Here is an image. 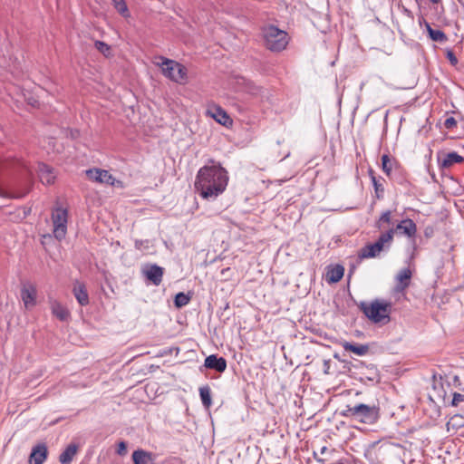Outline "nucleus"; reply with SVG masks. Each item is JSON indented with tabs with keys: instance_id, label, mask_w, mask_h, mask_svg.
I'll use <instances>...</instances> for the list:
<instances>
[{
	"instance_id": "1",
	"label": "nucleus",
	"mask_w": 464,
	"mask_h": 464,
	"mask_svg": "<svg viewBox=\"0 0 464 464\" xmlns=\"http://www.w3.org/2000/svg\"><path fill=\"white\" fill-rule=\"evenodd\" d=\"M211 162L198 169L194 183L196 192L207 200H215L223 194L229 180L227 169L219 163Z\"/></svg>"
},
{
	"instance_id": "2",
	"label": "nucleus",
	"mask_w": 464,
	"mask_h": 464,
	"mask_svg": "<svg viewBox=\"0 0 464 464\" xmlns=\"http://www.w3.org/2000/svg\"><path fill=\"white\" fill-rule=\"evenodd\" d=\"M359 309L373 324L385 325L391 321L392 303L383 299H375L370 303L361 302Z\"/></svg>"
},
{
	"instance_id": "3",
	"label": "nucleus",
	"mask_w": 464,
	"mask_h": 464,
	"mask_svg": "<svg viewBox=\"0 0 464 464\" xmlns=\"http://www.w3.org/2000/svg\"><path fill=\"white\" fill-rule=\"evenodd\" d=\"M263 37L266 47L272 52H280L288 44L287 33L274 25L263 29Z\"/></svg>"
},
{
	"instance_id": "4",
	"label": "nucleus",
	"mask_w": 464,
	"mask_h": 464,
	"mask_svg": "<svg viewBox=\"0 0 464 464\" xmlns=\"http://www.w3.org/2000/svg\"><path fill=\"white\" fill-rule=\"evenodd\" d=\"M160 60L162 62L160 63H158V65L161 68L165 77L179 84L187 82V69L184 65L174 60L164 57H160Z\"/></svg>"
},
{
	"instance_id": "5",
	"label": "nucleus",
	"mask_w": 464,
	"mask_h": 464,
	"mask_svg": "<svg viewBox=\"0 0 464 464\" xmlns=\"http://www.w3.org/2000/svg\"><path fill=\"white\" fill-rule=\"evenodd\" d=\"M344 416L353 418L362 423L372 424L379 418L378 409L374 406H369L360 403L354 406H348L343 412Z\"/></svg>"
},
{
	"instance_id": "6",
	"label": "nucleus",
	"mask_w": 464,
	"mask_h": 464,
	"mask_svg": "<svg viewBox=\"0 0 464 464\" xmlns=\"http://www.w3.org/2000/svg\"><path fill=\"white\" fill-rule=\"evenodd\" d=\"M53 223V235L58 240L62 241L67 234L68 211L67 209L57 207L53 209L51 215Z\"/></svg>"
},
{
	"instance_id": "7",
	"label": "nucleus",
	"mask_w": 464,
	"mask_h": 464,
	"mask_svg": "<svg viewBox=\"0 0 464 464\" xmlns=\"http://www.w3.org/2000/svg\"><path fill=\"white\" fill-rule=\"evenodd\" d=\"M11 166L24 169L28 173V179L31 180L32 173L29 170L28 167L24 161H21L20 160L14 159V160H0V170L4 169H7ZM28 193V190L22 194H15L14 192H6L4 189L0 188V197L3 198H22Z\"/></svg>"
},
{
	"instance_id": "8",
	"label": "nucleus",
	"mask_w": 464,
	"mask_h": 464,
	"mask_svg": "<svg viewBox=\"0 0 464 464\" xmlns=\"http://www.w3.org/2000/svg\"><path fill=\"white\" fill-rule=\"evenodd\" d=\"M86 176L89 179L102 183L114 185L115 179L108 170L101 169H90L85 171Z\"/></svg>"
},
{
	"instance_id": "9",
	"label": "nucleus",
	"mask_w": 464,
	"mask_h": 464,
	"mask_svg": "<svg viewBox=\"0 0 464 464\" xmlns=\"http://www.w3.org/2000/svg\"><path fill=\"white\" fill-rule=\"evenodd\" d=\"M142 273L149 281L158 286L162 282L164 268L156 264L147 265L142 269Z\"/></svg>"
},
{
	"instance_id": "10",
	"label": "nucleus",
	"mask_w": 464,
	"mask_h": 464,
	"mask_svg": "<svg viewBox=\"0 0 464 464\" xmlns=\"http://www.w3.org/2000/svg\"><path fill=\"white\" fill-rule=\"evenodd\" d=\"M464 158L456 151L449 153H438V163L440 169H450L454 164L461 163Z\"/></svg>"
},
{
	"instance_id": "11",
	"label": "nucleus",
	"mask_w": 464,
	"mask_h": 464,
	"mask_svg": "<svg viewBox=\"0 0 464 464\" xmlns=\"http://www.w3.org/2000/svg\"><path fill=\"white\" fill-rule=\"evenodd\" d=\"M207 115L213 118L217 122L223 126H228L232 124L231 118L220 106H209L207 110Z\"/></svg>"
},
{
	"instance_id": "12",
	"label": "nucleus",
	"mask_w": 464,
	"mask_h": 464,
	"mask_svg": "<svg viewBox=\"0 0 464 464\" xmlns=\"http://www.w3.org/2000/svg\"><path fill=\"white\" fill-rule=\"evenodd\" d=\"M48 450L44 443H39L32 449L29 464H43L47 459Z\"/></svg>"
},
{
	"instance_id": "13",
	"label": "nucleus",
	"mask_w": 464,
	"mask_h": 464,
	"mask_svg": "<svg viewBox=\"0 0 464 464\" xmlns=\"http://www.w3.org/2000/svg\"><path fill=\"white\" fill-rule=\"evenodd\" d=\"M37 173L40 181L43 184L50 185L54 182L56 178L53 169L44 163H39L37 167Z\"/></svg>"
},
{
	"instance_id": "14",
	"label": "nucleus",
	"mask_w": 464,
	"mask_h": 464,
	"mask_svg": "<svg viewBox=\"0 0 464 464\" xmlns=\"http://www.w3.org/2000/svg\"><path fill=\"white\" fill-rule=\"evenodd\" d=\"M396 231H399L401 234L407 236L408 237H414L417 232V226L411 218H406L401 220L395 228Z\"/></svg>"
},
{
	"instance_id": "15",
	"label": "nucleus",
	"mask_w": 464,
	"mask_h": 464,
	"mask_svg": "<svg viewBox=\"0 0 464 464\" xmlns=\"http://www.w3.org/2000/svg\"><path fill=\"white\" fill-rule=\"evenodd\" d=\"M72 293L77 302L82 305L85 306L89 304V295L86 286L83 283L76 281L73 284Z\"/></svg>"
},
{
	"instance_id": "16",
	"label": "nucleus",
	"mask_w": 464,
	"mask_h": 464,
	"mask_svg": "<svg viewBox=\"0 0 464 464\" xmlns=\"http://www.w3.org/2000/svg\"><path fill=\"white\" fill-rule=\"evenodd\" d=\"M204 366L223 372L227 369V361L223 357L211 354L205 359Z\"/></svg>"
},
{
	"instance_id": "17",
	"label": "nucleus",
	"mask_w": 464,
	"mask_h": 464,
	"mask_svg": "<svg viewBox=\"0 0 464 464\" xmlns=\"http://www.w3.org/2000/svg\"><path fill=\"white\" fill-rule=\"evenodd\" d=\"M131 457L133 464H155V455L141 449L134 450Z\"/></svg>"
},
{
	"instance_id": "18",
	"label": "nucleus",
	"mask_w": 464,
	"mask_h": 464,
	"mask_svg": "<svg viewBox=\"0 0 464 464\" xmlns=\"http://www.w3.org/2000/svg\"><path fill=\"white\" fill-rule=\"evenodd\" d=\"M21 298L26 308L35 305L36 288L32 285L23 287L21 290Z\"/></svg>"
},
{
	"instance_id": "19",
	"label": "nucleus",
	"mask_w": 464,
	"mask_h": 464,
	"mask_svg": "<svg viewBox=\"0 0 464 464\" xmlns=\"http://www.w3.org/2000/svg\"><path fill=\"white\" fill-rule=\"evenodd\" d=\"M51 310L53 314L61 321H66L70 316L69 310L56 300L51 301Z\"/></svg>"
},
{
	"instance_id": "20",
	"label": "nucleus",
	"mask_w": 464,
	"mask_h": 464,
	"mask_svg": "<svg viewBox=\"0 0 464 464\" xmlns=\"http://www.w3.org/2000/svg\"><path fill=\"white\" fill-rule=\"evenodd\" d=\"M411 278V271L409 268H404L399 272L396 276L397 285L396 289L398 291L405 290L409 285Z\"/></svg>"
},
{
	"instance_id": "21",
	"label": "nucleus",
	"mask_w": 464,
	"mask_h": 464,
	"mask_svg": "<svg viewBox=\"0 0 464 464\" xmlns=\"http://www.w3.org/2000/svg\"><path fill=\"white\" fill-rule=\"evenodd\" d=\"M381 252V249L379 248V245L373 244H368L364 246L358 253L359 259H365V258H373L376 257Z\"/></svg>"
},
{
	"instance_id": "22",
	"label": "nucleus",
	"mask_w": 464,
	"mask_h": 464,
	"mask_svg": "<svg viewBox=\"0 0 464 464\" xmlns=\"http://www.w3.org/2000/svg\"><path fill=\"white\" fill-rule=\"evenodd\" d=\"M394 233L395 230L393 228H391L380 235L375 244L379 245V248L381 249V251L388 249L391 246L392 242L393 240Z\"/></svg>"
},
{
	"instance_id": "23",
	"label": "nucleus",
	"mask_w": 464,
	"mask_h": 464,
	"mask_svg": "<svg viewBox=\"0 0 464 464\" xmlns=\"http://www.w3.org/2000/svg\"><path fill=\"white\" fill-rule=\"evenodd\" d=\"M344 274V268L341 265H336L334 266L328 267L326 280L329 283H337L339 282Z\"/></svg>"
},
{
	"instance_id": "24",
	"label": "nucleus",
	"mask_w": 464,
	"mask_h": 464,
	"mask_svg": "<svg viewBox=\"0 0 464 464\" xmlns=\"http://www.w3.org/2000/svg\"><path fill=\"white\" fill-rule=\"evenodd\" d=\"M78 451V446L76 444H70L66 447V449L60 454L59 461L61 464H70L74 456Z\"/></svg>"
},
{
	"instance_id": "25",
	"label": "nucleus",
	"mask_w": 464,
	"mask_h": 464,
	"mask_svg": "<svg viewBox=\"0 0 464 464\" xmlns=\"http://www.w3.org/2000/svg\"><path fill=\"white\" fill-rule=\"evenodd\" d=\"M369 176L374 188L376 198L379 199L382 198L384 194V179L382 177L377 178L372 169L369 170Z\"/></svg>"
},
{
	"instance_id": "26",
	"label": "nucleus",
	"mask_w": 464,
	"mask_h": 464,
	"mask_svg": "<svg viewBox=\"0 0 464 464\" xmlns=\"http://www.w3.org/2000/svg\"><path fill=\"white\" fill-rule=\"evenodd\" d=\"M342 346L345 351L352 352L359 356L365 355L369 351V346L367 344H358L343 342Z\"/></svg>"
},
{
	"instance_id": "27",
	"label": "nucleus",
	"mask_w": 464,
	"mask_h": 464,
	"mask_svg": "<svg viewBox=\"0 0 464 464\" xmlns=\"http://www.w3.org/2000/svg\"><path fill=\"white\" fill-rule=\"evenodd\" d=\"M396 165L397 161L394 159H392L388 154H383L382 156V169L387 177H392V171Z\"/></svg>"
},
{
	"instance_id": "28",
	"label": "nucleus",
	"mask_w": 464,
	"mask_h": 464,
	"mask_svg": "<svg viewBox=\"0 0 464 464\" xmlns=\"http://www.w3.org/2000/svg\"><path fill=\"white\" fill-rule=\"evenodd\" d=\"M426 28L431 40L439 43H443L447 40L446 34L441 30L432 29L428 23H426Z\"/></svg>"
},
{
	"instance_id": "29",
	"label": "nucleus",
	"mask_w": 464,
	"mask_h": 464,
	"mask_svg": "<svg viewBox=\"0 0 464 464\" xmlns=\"http://www.w3.org/2000/svg\"><path fill=\"white\" fill-rule=\"evenodd\" d=\"M199 395H200L202 404L206 408H209L212 404L210 388L208 386L200 387L199 388Z\"/></svg>"
},
{
	"instance_id": "30",
	"label": "nucleus",
	"mask_w": 464,
	"mask_h": 464,
	"mask_svg": "<svg viewBox=\"0 0 464 464\" xmlns=\"http://www.w3.org/2000/svg\"><path fill=\"white\" fill-rule=\"evenodd\" d=\"M114 8L123 16L129 17L130 12L125 0H111Z\"/></svg>"
},
{
	"instance_id": "31",
	"label": "nucleus",
	"mask_w": 464,
	"mask_h": 464,
	"mask_svg": "<svg viewBox=\"0 0 464 464\" xmlns=\"http://www.w3.org/2000/svg\"><path fill=\"white\" fill-rule=\"evenodd\" d=\"M190 301V296L183 292L178 293L175 295L174 304L177 308H181L187 305Z\"/></svg>"
},
{
	"instance_id": "32",
	"label": "nucleus",
	"mask_w": 464,
	"mask_h": 464,
	"mask_svg": "<svg viewBox=\"0 0 464 464\" xmlns=\"http://www.w3.org/2000/svg\"><path fill=\"white\" fill-rule=\"evenodd\" d=\"M245 91L253 96H258L263 92L261 87L256 85L251 81L245 82Z\"/></svg>"
},
{
	"instance_id": "33",
	"label": "nucleus",
	"mask_w": 464,
	"mask_h": 464,
	"mask_svg": "<svg viewBox=\"0 0 464 464\" xmlns=\"http://www.w3.org/2000/svg\"><path fill=\"white\" fill-rule=\"evenodd\" d=\"M95 48L102 53L104 56L108 57L111 55V46L102 41H95Z\"/></svg>"
},
{
	"instance_id": "34",
	"label": "nucleus",
	"mask_w": 464,
	"mask_h": 464,
	"mask_svg": "<svg viewBox=\"0 0 464 464\" xmlns=\"http://www.w3.org/2000/svg\"><path fill=\"white\" fill-rule=\"evenodd\" d=\"M392 223V212L390 210L384 211L380 219L377 222V227L382 228L383 224H391Z\"/></svg>"
},
{
	"instance_id": "35",
	"label": "nucleus",
	"mask_w": 464,
	"mask_h": 464,
	"mask_svg": "<svg viewBox=\"0 0 464 464\" xmlns=\"http://www.w3.org/2000/svg\"><path fill=\"white\" fill-rule=\"evenodd\" d=\"M150 247V241L148 239L145 240H135V248L141 252L148 251Z\"/></svg>"
},
{
	"instance_id": "36",
	"label": "nucleus",
	"mask_w": 464,
	"mask_h": 464,
	"mask_svg": "<svg viewBox=\"0 0 464 464\" xmlns=\"http://www.w3.org/2000/svg\"><path fill=\"white\" fill-rule=\"evenodd\" d=\"M453 384L464 391V372L461 375H455L453 377Z\"/></svg>"
},
{
	"instance_id": "37",
	"label": "nucleus",
	"mask_w": 464,
	"mask_h": 464,
	"mask_svg": "<svg viewBox=\"0 0 464 464\" xmlns=\"http://www.w3.org/2000/svg\"><path fill=\"white\" fill-rule=\"evenodd\" d=\"M463 401H464V395L463 394H460V393H458V392L453 393V398H452V401H451V405L452 406H459L460 404V402H463Z\"/></svg>"
},
{
	"instance_id": "38",
	"label": "nucleus",
	"mask_w": 464,
	"mask_h": 464,
	"mask_svg": "<svg viewBox=\"0 0 464 464\" xmlns=\"http://www.w3.org/2000/svg\"><path fill=\"white\" fill-rule=\"evenodd\" d=\"M457 125V121L453 117H449L444 121V127L446 129H452Z\"/></svg>"
},
{
	"instance_id": "39",
	"label": "nucleus",
	"mask_w": 464,
	"mask_h": 464,
	"mask_svg": "<svg viewBox=\"0 0 464 464\" xmlns=\"http://www.w3.org/2000/svg\"><path fill=\"white\" fill-rule=\"evenodd\" d=\"M117 453L121 456H123L127 453V444L124 441H121L118 444Z\"/></svg>"
},
{
	"instance_id": "40",
	"label": "nucleus",
	"mask_w": 464,
	"mask_h": 464,
	"mask_svg": "<svg viewBox=\"0 0 464 464\" xmlns=\"http://www.w3.org/2000/svg\"><path fill=\"white\" fill-rule=\"evenodd\" d=\"M324 373H326V374L329 373L330 360H324Z\"/></svg>"
},
{
	"instance_id": "41",
	"label": "nucleus",
	"mask_w": 464,
	"mask_h": 464,
	"mask_svg": "<svg viewBox=\"0 0 464 464\" xmlns=\"http://www.w3.org/2000/svg\"><path fill=\"white\" fill-rule=\"evenodd\" d=\"M448 57L450 59V61L451 62V63H453V64L457 63V62H458L457 58L454 56V54L450 52L448 53Z\"/></svg>"
},
{
	"instance_id": "42",
	"label": "nucleus",
	"mask_w": 464,
	"mask_h": 464,
	"mask_svg": "<svg viewBox=\"0 0 464 464\" xmlns=\"http://www.w3.org/2000/svg\"><path fill=\"white\" fill-rule=\"evenodd\" d=\"M71 137L72 139L78 138L79 137V130H71Z\"/></svg>"
},
{
	"instance_id": "43",
	"label": "nucleus",
	"mask_w": 464,
	"mask_h": 464,
	"mask_svg": "<svg viewBox=\"0 0 464 464\" xmlns=\"http://www.w3.org/2000/svg\"><path fill=\"white\" fill-rule=\"evenodd\" d=\"M404 12H405V14H407L408 15H410V14H411V12H410L408 9H406V8H404Z\"/></svg>"
},
{
	"instance_id": "44",
	"label": "nucleus",
	"mask_w": 464,
	"mask_h": 464,
	"mask_svg": "<svg viewBox=\"0 0 464 464\" xmlns=\"http://www.w3.org/2000/svg\"><path fill=\"white\" fill-rule=\"evenodd\" d=\"M432 4H438L440 0H430Z\"/></svg>"
},
{
	"instance_id": "45",
	"label": "nucleus",
	"mask_w": 464,
	"mask_h": 464,
	"mask_svg": "<svg viewBox=\"0 0 464 464\" xmlns=\"http://www.w3.org/2000/svg\"><path fill=\"white\" fill-rule=\"evenodd\" d=\"M171 464H175V463H171Z\"/></svg>"
}]
</instances>
